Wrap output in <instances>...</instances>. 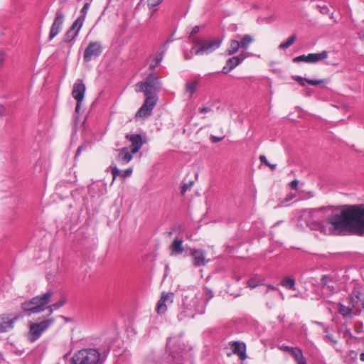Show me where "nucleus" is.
Listing matches in <instances>:
<instances>
[{
  "label": "nucleus",
  "instance_id": "obj_40",
  "mask_svg": "<svg viewBox=\"0 0 364 364\" xmlns=\"http://www.w3.org/2000/svg\"><path fill=\"white\" fill-rule=\"evenodd\" d=\"M223 138H224L223 136L219 137V136H215L211 135L210 137V139L212 143H218V142L221 141L223 139Z\"/></svg>",
  "mask_w": 364,
  "mask_h": 364
},
{
  "label": "nucleus",
  "instance_id": "obj_38",
  "mask_svg": "<svg viewBox=\"0 0 364 364\" xmlns=\"http://www.w3.org/2000/svg\"><path fill=\"white\" fill-rule=\"evenodd\" d=\"M317 9L323 14H327L329 11L328 8L326 5H323V6L318 5Z\"/></svg>",
  "mask_w": 364,
  "mask_h": 364
},
{
  "label": "nucleus",
  "instance_id": "obj_42",
  "mask_svg": "<svg viewBox=\"0 0 364 364\" xmlns=\"http://www.w3.org/2000/svg\"><path fill=\"white\" fill-rule=\"evenodd\" d=\"M199 30H200L199 26H194L190 33V36H193L196 35L199 31Z\"/></svg>",
  "mask_w": 364,
  "mask_h": 364
},
{
  "label": "nucleus",
  "instance_id": "obj_52",
  "mask_svg": "<svg viewBox=\"0 0 364 364\" xmlns=\"http://www.w3.org/2000/svg\"><path fill=\"white\" fill-rule=\"evenodd\" d=\"M268 287L270 290H277V288L272 285H268Z\"/></svg>",
  "mask_w": 364,
  "mask_h": 364
},
{
  "label": "nucleus",
  "instance_id": "obj_22",
  "mask_svg": "<svg viewBox=\"0 0 364 364\" xmlns=\"http://www.w3.org/2000/svg\"><path fill=\"white\" fill-rule=\"evenodd\" d=\"M112 168V174L113 176L112 183L114 181L117 176H120L123 178L131 176L132 173V168H128L124 171L119 170L116 166L111 167Z\"/></svg>",
  "mask_w": 364,
  "mask_h": 364
},
{
  "label": "nucleus",
  "instance_id": "obj_43",
  "mask_svg": "<svg viewBox=\"0 0 364 364\" xmlns=\"http://www.w3.org/2000/svg\"><path fill=\"white\" fill-rule=\"evenodd\" d=\"M298 184H299V182H298V181H297V180L292 181L290 183V187H291L292 189H297Z\"/></svg>",
  "mask_w": 364,
  "mask_h": 364
},
{
  "label": "nucleus",
  "instance_id": "obj_9",
  "mask_svg": "<svg viewBox=\"0 0 364 364\" xmlns=\"http://www.w3.org/2000/svg\"><path fill=\"white\" fill-rule=\"evenodd\" d=\"M102 52V46L99 42H92L85 48L83 58L85 61L89 62L92 58L99 56Z\"/></svg>",
  "mask_w": 364,
  "mask_h": 364
},
{
  "label": "nucleus",
  "instance_id": "obj_4",
  "mask_svg": "<svg viewBox=\"0 0 364 364\" xmlns=\"http://www.w3.org/2000/svg\"><path fill=\"white\" fill-rule=\"evenodd\" d=\"M73 364H100V353L95 349L78 351L72 358Z\"/></svg>",
  "mask_w": 364,
  "mask_h": 364
},
{
  "label": "nucleus",
  "instance_id": "obj_17",
  "mask_svg": "<svg viewBox=\"0 0 364 364\" xmlns=\"http://www.w3.org/2000/svg\"><path fill=\"white\" fill-rule=\"evenodd\" d=\"M126 139L131 141V148L132 154L137 153L143 145L142 138L140 134H127Z\"/></svg>",
  "mask_w": 364,
  "mask_h": 364
},
{
  "label": "nucleus",
  "instance_id": "obj_5",
  "mask_svg": "<svg viewBox=\"0 0 364 364\" xmlns=\"http://www.w3.org/2000/svg\"><path fill=\"white\" fill-rule=\"evenodd\" d=\"M54 317H48L40 322H30L28 334L31 342L38 339L42 333L46 331L54 322Z\"/></svg>",
  "mask_w": 364,
  "mask_h": 364
},
{
  "label": "nucleus",
  "instance_id": "obj_50",
  "mask_svg": "<svg viewBox=\"0 0 364 364\" xmlns=\"http://www.w3.org/2000/svg\"><path fill=\"white\" fill-rule=\"evenodd\" d=\"M82 150V146H79L77 149V151H76V156H78L80 154L81 151Z\"/></svg>",
  "mask_w": 364,
  "mask_h": 364
},
{
  "label": "nucleus",
  "instance_id": "obj_20",
  "mask_svg": "<svg viewBox=\"0 0 364 364\" xmlns=\"http://www.w3.org/2000/svg\"><path fill=\"white\" fill-rule=\"evenodd\" d=\"M118 151H119V154L117 156L118 161H122L123 163L127 164L132 159L134 154H132V151H129L128 148L124 147L121 149H119Z\"/></svg>",
  "mask_w": 364,
  "mask_h": 364
},
{
  "label": "nucleus",
  "instance_id": "obj_47",
  "mask_svg": "<svg viewBox=\"0 0 364 364\" xmlns=\"http://www.w3.org/2000/svg\"><path fill=\"white\" fill-rule=\"evenodd\" d=\"M4 62V53H0V67H1Z\"/></svg>",
  "mask_w": 364,
  "mask_h": 364
},
{
  "label": "nucleus",
  "instance_id": "obj_30",
  "mask_svg": "<svg viewBox=\"0 0 364 364\" xmlns=\"http://www.w3.org/2000/svg\"><path fill=\"white\" fill-rule=\"evenodd\" d=\"M65 304V299H61L60 301L55 302L51 305H48V310L49 311L50 315L53 314L54 311L60 309Z\"/></svg>",
  "mask_w": 364,
  "mask_h": 364
},
{
  "label": "nucleus",
  "instance_id": "obj_10",
  "mask_svg": "<svg viewBox=\"0 0 364 364\" xmlns=\"http://www.w3.org/2000/svg\"><path fill=\"white\" fill-rule=\"evenodd\" d=\"M64 14L60 11H57L55 19L50 28L49 39L51 40L58 35L62 29L64 21Z\"/></svg>",
  "mask_w": 364,
  "mask_h": 364
},
{
  "label": "nucleus",
  "instance_id": "obj_49",
  "mask_svg": "<svg viewBox=\"0 0 364 364\" xmlns=\"http://www.w3.org/2000/svg\"><path fill=\"white\" fill-rule=\"evenodd\" d=\"M61 318H62L65 322H70V321H72V320H71V318H67V317L63 316H61Z\"/></svg>",
  "mask_w": 364,
  "mask_h": 364
},
{
  "label": "nucleus",
  "instance_id": "obj_27",
  "mask_svg": "<svg viewBox=\"0 0 364 364\" xmlns=\"http://www.w3.org/2000/svg\"><path fill=\"white\" fill-rule=\"evenodd\" d=\"M254 41V38L250 35H245L240 41H239L240 44V48L244 50H247L250 45Z\"/></svg>",
  "mask_w": 364,
  "mask_h": 364
},
{
  "label": "nucleus",
  "instance_id": "obj_23",
  "mask_svg": "<svg viewBox=\"0 0 364 364\" xmlns=\"http://www.w3.org/2000/svg\"><path fill=\"white\" fill-rule=\"evenodd\" d=\"M353 309V304H350L348 306H346L343 304L338 303V312L343 317L351 318Z\"/></svg>",
  "mask_w": 364,
  "mask_h": 364
},
{
  "label": "nucleus",
  "instance_id": "obj_48",
  "mask_svg": "<svg viewBox=\"0 0 364 364\" xmlns=\"http://www.w3.org/2000/svg\"><path fill=\"white\" fill-rule=\"evenodd\" d=\"M327 279H328V277L327 276H323V277L321 279V284H322V285L325 286L326 284Z\"/></svg>",
  "mask_w": 364,
  "mask_h": 364
},
{
  "label": "nucleus",
  "instance_id": "obj_45",
  "mask_svg": "<svg viewBox=\"0 0 364 364\" xmlns=\"http://www.w3.org/2000/svg\"><path fill=\"white\" fill-rule=\"evenodd\" d=\"M6 111V107L4 105H0V116H3L5 114Z\"/></svg>",
  "mask_w": 364,
  "mask_h": 364
},
{
  "label": "nucleus",
  "instance_id": "obj_16",
  "mask_svg": "<svg viewBox=\"0 0 364 364\" xmlns=\"http://www.w3.org/2000/svg\"><path fill=\"white\" fill-rule=\"evenodd\" d=\"M231 349L234 354H236L241 360L247 358L246 346L243 343L239 341H233L231 344Z\"/></svg>",
  "mask_w": 364,
  "mask_h": 364
},
{
  "label": "nucleus",
  "instance_id": "obj_44",
  "mask_svg": "<svg viewBox=\"0 0 364 364\" xmlns=\"http://www.w3.org/2000/svg\"><path fill=\"white\" fill-rule=\"evenodd\" d=\"M326 338L328 339V341L332 343L333 344H336L337 343V341L336 339H334L332 336L331 335H327L326 336Z\"/></svg>",
  "mask_w": 364,
  "mask_h": 364
},
{
  "label": "nucleus",
  "instance_id": "obj_26",
  "mask_svg": "<svg viewBox=\"0 0 364 364\" xmlns=\"http://www.w3.org/2000/svg\"><path fill=\"white\" fill-rule=\"evenodd\" d=\"M296 281L294 278L286 277L280 282V285L287 289H294Z\"/></svg>",
  "mask_w": 364,
  "mask_h": 364
},
{
  "label": "nucleus",
  "instance_id": "obj_18",
  "mask_svg": "<svg viewBox=\"0 0 364 364\" xmlns=\"http://www.w3.org/2000/svg\"><path fill=\"white\" fill-rule=\"evenodd\" d=\"M18 316H14V318H10L8 316L0 315V322L3 326V331L6 332L9 330L12 329L14 326V323L18 320Z\"/></svg>",
  "mask_w": 364,
  "mask_h": 364
},
{
  "label": "nucleus",
  "instance_id": "obj_29",
  "mask_svg": "<svg viewBox=\"0 0 364 364\" xmlns=\"http://www.w3.org/2000/svg\"><path fill=\"white\" fill-rule=\"evenodd\" d=\"M198 84L197 81H188L186 83V91L191 95H193L197 89Z\"/></svg>",
  "mask_w": 364,
  "mask_h": 364
},
{
  "label": "nucleus",
  "instance_id": "obj_51",
  "mask_svg": "<svg viewBox=\"0 0 364 364\" xmlns=\"http://www.w3.org/2000/svg\"><path fill=\"white\" fill-rule=\"evenodd\" d=\"M360 360L362 362H364V353H362L360 355Z\"/></svg>",
  "mask_w": 364,
  "mask_h": 364
},
{
  "label": "nucleus",
  "instance_id": "obj_41",
  "mask_svg": "<svg viewBox=\"0 0 364 364\" xmlns=\"http://www.w3.org/2000/svg\"><path fill=\"white\" fill-rule=\"evenodd\" d=\"M199 112L200 113H203V114H205L208 112H210L211 111V109L210 107H200L199 108Z\"/></svg>",
  "mask_w": 364,
  "mask_h": 364
},
{
  "label": "nucleus",
  "instance_id": "obj_14",
  "mask_svg": "<svg viewBox=\"0 0 364 364\" xmlns=\"http://www.w3.org/2000/svg\"><path fill=\"white\" fill-rule=\"evenodd\" d=\"M191 255L193 257V263L196 267L205 265L208 263L205 252L201 250H191Z\"/></svg>",
  "mask_w": 364,
  "mask_h": 364
},
{
  "label": "nucleus",
  "instance_id": "obj_21",
  "mask_svg": "<svg viewBox=\"0 0 364 364\" xmlns=\"http://www.w3.org/2000/svg\"><path fill=\"white\" fill-rule=\"evenodd\" d=\"M292 78L298 82L301 86H304V82H308L311 85H318L327 82L326 80H310L307 78H303L300 76H293Z\"/></svg>",
  "mask_w": 364,
  "mask_h": 364
},
{
  "label": "nucleus",
  "instance_id": "obj_6",
  "mask_svg": "<svg viewBox=\"0 0 364 364\" xmlns=\"http://www.w3.org/2000/svg\"><path fill=\"white\" fill-rule=\"evenodd\" d=\"M159 80L154 74L151 73L146 79L145 82H139L135 85V91L136 92H143L146 97L154 96L158 90Z\"/></svg>",
  "mask_w": 364,
  "mask_h": 364
},
{
  "label": "nucleus",
  "instance_id": "obj_55",
  "mask_svg": "<svg viewBox=\"0 0 364 364\" xmlns=\"http://www.w3.org/2000/svg\"><path fill=\"white\" fill-rule=\"evenodd\" d=\"M330 228H331V225H329V228H328V229H330ZM324 234L330 235V233H329V230H328V232H324ZM331 235H332L331 234Z\"/></svg>",
  "mask_w": 364,
  "mask_h": 364
},
{
  "label": "nucleus",
  "instance_id": "obj_24",
  "mask_svg": "<svg viewBox=\"0 0 364 364\" xmlns=\"http://www.w3.org/2000/svg\"><path fill=\"white\" fill-rule=\"evenodd\" d=\"M291 355L294 357L297 364H306V359L299 348L296 347Z\"/></svg>",
  "mask_w": 364,
  "mask_h": 364
},
{
  "label": "nucleus",
  "instance_id": "obj_54",
  "mask_svg": "<svg viewBox=\"0 0 364 364\" xmlns=\"http://www.w3.org/2000/svg\"><path fill=\"white\" fill-rule=\"evenodd\" d=\"M1 332H4V331H3V326L1 325V323L0 322V333Z\"/></svg>",
  "mask_w": 364,
  "mask_h": 364
},
{
  "label": "nucleus",
  "instance_id": "obj_2",
  "mask_svg": "<svg viewBox=\"0 0 364 364\" xmlns=\"http://www.w3.org/2000/svg\"><path fill=\"white\" fill-rule=\"evenodd\" d=\"M53 295V291H48L43 294L34 296L31 299L23 302L21 304V309L23 311L30 312L31 314L43 312L48 309Z\"/></svg>",
  "mask_w": 364,
  "mask_h": 364
},
{
  "label": "nucleus",
  "instance_id": "obj_19",
  "mask_svg": "<svg viewBox=\"0 0 364 364\" xmlns=\"http://www.w3.org/2000/svg\"><path fill=\"white\" fill-rule=\"evenodd\" d=\"M183 240L181 237H176L175 238L171 246L170 249L171 250V255H176L182 253L184 250L183 247Z\"/></svg>",
  "mask_w": 364,
  "mask_h": 364
},
{
  "label": "nucleus",
  "instance_id": "obj_7",
  "mask_svg": "<svg viewBox=\"0 0 364 364\" xmlns=\"http://www.w3.org/2000/svg\"><path fill=\"white\" fill-rule=\"evenodd\" d=\"M328 53L323 50L321 53H309L308 55H301L293 59L294 63L304 62L307 63H316L327 58Z\"/></svg>",
  "mask_w": 364,
  "mask_h": 364
},
{
  "label": "nucleus",
  "instance_id": "obj_13",
  "mask_svg": "<svg viewBox=\"0 0 364 364\" xmlns=\"http://www.w3.org/2000/svg\"><path fill=\"white\" fill-rule=\"evenodd\" d=\"M173 294L172 293L163 292L156 305V311L159 314H164L167 310L166 302H173Z\"/></svg>",
  "mask_w": 364,
  "mask_h": 364
},
{
  "label": "nucleus",
  "instance_id": "obj_37",
  "mask_svg": "<svg viewBox=\"0 0 364 364\" xmlns=\"http://www.w3.org/2000/svg\"><path fill=\"white\" fill-rule=\"evenodd\" d=\"M193 185V181H190L188 183L183 184L181 189V194L184 195L187 191L190 190L192 188Z\"/></svg>",
  "mask_w": 364,
  "mask_h": 364
},
{
  "label": "nucleus",
  "instance_id": "obj_34",
  "mask_svg": "<svg viewBox=\"0 0 364 364\" xmlns=\"http://www.w3.org/2000/svg\"><path fill=\"white\" fill-rule=\"evenodd\" d=\"M162 59H163L162 53L157 55L154 59V62L151 63L150 64V65H149L150 69L154 70L161 63Z\"/></svg>",
  "mask_w": 364,
  "mask_h": 364
},
{
  "label": "nucleus",
  "instance_id": "obj_15",
  "mask_svg": "<svg viewBox=\"0 0 364 364\" xmlns=\"http://www.w3.org/2000/svg\"><path fill=\"white\" fill-rule=\"evenodd\" d=\"M350 302L353 304V309L358 311H364V298L360 297L359 291H353L350 297Z\"/></svg>",
  "mask_w": 364,
  "mask_h": 364
},
{
  "label": "nucleus",
  "instance_id": "obj_11",
  "mask_svg": "<svg viewBox=\"0 0 364 364\" xmlns=\"http://www.w3.org/2000/svg\"><path fill=\"white\" fill-rule=\"evenodd\" d=\"M149 102H151V106H155L157 102V98L156 96H149L146 97L144 104L140 107V109L137 111L136 114V117H140V118H146L149 115H151L152 112V109L150 108H147V105Z\"/></svg>",
  "mask_w": 364,
  "mask_h": 364
},
{
  "label": "nucleus",
  "instance_id": "obj_28",
  "mask_svg": "<svg viewBox=\"0 0 364 364\" xmlns=\"http://www.w3.org/2000/svg\"><path fill=\"white\" fill-rule=\"evenodd\" d=\"M296 39V35L293 34V35L290 36L286 41L280 43V45L279 46V48L282 49V50L287 49V48L291 46L294 43Z\"/></svg>",
  "mask_w": 364,
  "mask_h": 364
},
{
  "label": "nucleus",
  "instance_id": "obj_12",
  "mask_svg": "<svg viewBox=\"0 0 364 364\" xmlns=\"http://www.w3.org/2000/svg\"><path fill=\"white\" fill-rule=\"evenodd\" d=\"M246 58L247 55L244 53H242L237 56H234L229 58L226 61L225 65L223 68L222 72L224 74L228 73L234 68H235L239 64H240Z\"/></svg>",
  "mask_w": 364,
  "mask_h": 364
},
{
  "label": "nucleus",
  "instance_id": "obj_39",
  "mask_svg": "<svg viewBox=\"0 0 364 364\" xmlns=\"http://www.w3.org/2000/svg\"><path fill=\"white\" fill-rule=\"evenodd\" d=\"M280 349L283 351L289 352L291 354H292V353L294 352V350L296 349V347L294 348V347H290L288 346H282L280 347Z\"/></svg>",
  "mask_w": 364,
  "mask_h": 364
},
{
  "label": "nucleus",
  "instance_id": "obj_1",
  "mask_svg": "<svg viewBox=\"0 0 364 364\" xmlns=\"http://www.w3.org/2000/svg\"><path fill=\"white\" fill-rule=\"evenodd\" d=\"M326 223L331 225V235H343L348 232L363 237L364 204L343 205L339 213H333L327 217Z\"/></svg>",
  "mask_w": 364,
  "mask_h": 364
},
{
  "label": "nucleus",
  "instance_id": "obj_8",
  "mask_svg": "<svg viewBox=\"0 0 364 364\" xmlns=\"http://www.w3.org/2000/svg\"><path fill=\"white\" fill-rule=\"evenodd\" d=\"M85 91L86 87L82 80H79L74 83L72 90V96L77 101L75 107L76 112H78L80 109L81 103L85 97Z\"/></svg>",
  "mask_w": 364,
  "mask_h": 364
},
{
  "label": "nucleus",
  "instance_id": "obj_36",
  "mask_svg": "<svg viewBox=\"0 0 364 364\" xmlns=\"http://www.w3.org/2000/svg\"><path fill=\"white\" fill-rule=\"evenodd\" d=\"M89 8H90L89 3H85L80 11V16L79 17H83V18L85 19Z\"/></svg>",
  "mask_w": 364,
  "mask_h": 364
},
{
  "label": "nucleus",
  "instance_id": "obj_35",
  "mask_svg": "<svg viewBox=\"0 0 364 364\" xmlns=\"http://www.w3.org/2000/svg\"><path fill=\"white\" fill-rule=\"evenodd\" d=\"M259 161L262 164H264V165H266L267 166H268L272 171L274 170L277 167V165L276 164H270L265 156L264 155H261L259 156Z\"/></svg>",
  "mask_w": 364,
  "mask_h": 364
},
{
  "label": "nucleus",
  "instance_id": "obj_53",
  "mask_svg": "<svg viewBox=\"0 0 364 364\" xmlns=\"http://www.w3.org/2000/svg\"><path fill=\"white\" fill-rule=\"evenodd\" d=\"M150 103H151V102H149V104H146V105H147V108H150L151 109H152V110H153V109H154V107L155 106H151V104H150Z\"/></svg>",
  "mask_w": 364,
  "mask_h": 364
},
{
  "label": "nucleus",
  "instance_id": "obj_3",
  "mask_svg": "<svg viewBox=\"0 0 364 364\" xmlns=\"http://www.w3.org/2000/svg\"><path fill=\"white\" fill-rule=\"evenodd\" d=\"M223 38L195 40L191 52L196 55H209L218 50L223 43Z\"/></svg>",
  "mask_w": 364,
  "mask_h": 364
},
{
  "label": "nucleus",
  "instance_id": "obj_33",
  "mask_svg": "<svg viewBox=\"0 0 364 364\" xmlns=\"http://www.w3.org/2000/svg\"><path fill=\"white\" fill-rule=\"evenodd\" d=\"M77 31L72 30V28L70 27V29L65 34V41L70 42L77 36Z\"/></svg>",
  "mask_w": 364,
  "mask_h": 364
},
{
  "label": "nucleus",
  "instance_id": "obj_31",
  "mask_svg": "<svg viewBox=\"0 0 364 364\" xmlns=\"http://www.w3.org/2000/svg\"><path fill=\"white\" fill-rule=\"evenodd\" d=\"M162 1H163V0H148L147 4H148V6H149V9L151 10L150 11L151 16H153L154 12L156 11V9H154V8L157 6L158 5H159Z\"/></svg>",
  "mask_w": 364,
  "mask_h": 364
},
{
  "label": "nucleus",
  "instance_id": "obj_57",
  "mask_svg": "<svg viewBox=\"0 0 364 364\" xmlns=\"http://www.w3.org/2000/svg\"><path fill=\"white\" fill-rule=\"evenodd\" d=\"M65 0H61V1H64Z\"/></svg>",
  "mask_w": 364,
  "mask_h": 364
},
{
  "label": "nucleus",
  "instance_id": "obj_56",
  "mask_svg": "<svg viewBox=\"0 0 364 364\" xmlns=\"http://www.w3.org/2000/svg\"><path fill=\"white\" fill-rule=\"evenodd\" d=\"M185 58H186V59H189V58H190V57H189V56H186V57H185Z\"/></svg>",
  "mask_w": 364,
  "mask_h": 364
},
{
  "label": "nucleus",
  "instance_id": "obj_46",
  "mask_svg": "<svg viewBox=\"0 0 364 364\" xmlns=\"http://www.w3.org/2000/svg\"><path fill=\"white\" fill-rule=\"evenodd\" d=\"M248 287L251 289H254L257 287L258 285L252 282V281L250 280L247 282Z\"/></svg>",
  "mask_w": 364,
  "mask_h": 364
},
{
  "label": "nucleus",
  "instance_id": "obj_32",
  "mask_svg": "<svg viewBox=\"0 0 364 364\" xmlns=\"http://www.w3.org/2000/svg\"><path fill=\"white\" fill-rule=\"evenodd\" d=\"M85 19L83 17H78L73 23L71 28L72 30L77 31V33H79L80 28H82L84 21Z\"/></svg>",
  "mask_w": 364,
  "mask_h": 364
},
{
  "label": "nucleus",
  "instance_id": "obj_25",
  "mask_svg": "<svg viewBox=\"0 0 364 364\" xmlns=\"http://www.w3.org/2000/svg\"><path fill=\"white\" fill-rule=\"evenodd\" d=\"M240 48V44L238 41L232 39L229 42V46L226 50V53L229 55L237 53Z\"/></svg>",
  "mask_w": 364,
  "mask_h": 364
}]
</instances>
